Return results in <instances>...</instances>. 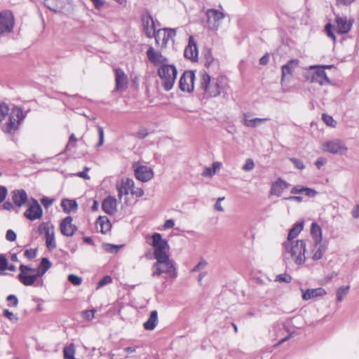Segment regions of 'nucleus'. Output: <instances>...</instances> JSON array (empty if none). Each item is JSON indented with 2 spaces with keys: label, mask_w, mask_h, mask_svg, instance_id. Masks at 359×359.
Instances as JSON below:
<instances>
[{
  "label": "nucleus",
  "mask_w": 359,
  "mask_h": 359,
  "mask_svg": "<svg viewBox=\"0 0 359 359\" xmlns=\"http://www.w3.org/2000/svg\"><path fill=\"white\" fill-rule=\"evenodd\" d=\"M311 235L313 243L323 241L322 229L316 222H312L311 225Z\"/></svg>",
  "instance_id": "obj_32"
},
{
  "label": "nucleus",
  "mask_w": 359,
  "mask_h": 359,
  "mask_svg": "<svg viewBox=\"0 0 359 359\" xmlns=\"http://www.w3.org/2000/svg\"><path fill=\"white\" fill-rule=\"evenodd\" d=\"M166 36H168L170 39H172L176 35V31L175 29L172 28H165L162 30Z\"/></svg>",
  "instance_id": "obj_56"
},
{
  "label": "nucleus",
  "mask_w": 359,
  "mask_h": 359,
  "mask_svg": "<svg viewBox=\"0 0 359 359\" xmlns=\"http://www.w3.org/2000/svg\"><path fill=\"white\" fill-rule=\"evenodd\" d=\"M184 55L187 59L191 61H197L198 60V48L193 36L189 38L188 45L186 46Z\"/></svg>",
  "instance_id": "obj_17"
},
{
  "label": "nucleus",
  "mask_w": 359,
  "mask_h": 359,
  "mask_svg": "<svg viewBox=\"0 0 359 359\" xmlns=\"http://www.w3.org/2000/svg\"><path fill=\"white\" fill-rule=\"evenodd\" d=\"M146 54L149 61L154 66L164 65L168 62L167 57L163 56L161 52L155 50L152 46L149 47Z\"/></svg>",
  "instance_id": "obj_13"
},
{
  "label": "nucleus",
  "mask_w": 359,
  "mask_h": 359,
  "mask_svg": "<svg viewBox=\"0 0 359 359\" xmlns=\"http://www.w3.org/2000/svg\"><path fill=\"white\" fill-rule=\"evenodd\" d=\"M8 191L6 187L0 186V203H1L6 198Z\"/></svg>",
  "instance_id": "obj_61"
},
{
  "label": "nucleus",
  "mask_w": 359,
  "mask_h": 359,
  "mask_svg": "<svg viewBox=\"0 0 359 359\" xmlns=\"http://www.w3.org/2000/svg\"><path fill=\"white\" fill-rule=\"evenodd\" d=\"M306 243L304 240L295 241H285L283 243V257L287 264L289 259H292L297 265H302L306 261Z\"/></svg>",
  "instance_id": "obj_1"
},
{
  "label": "nucleus",
  "mask_w": 359,
  "mask_h": 359,
  "mask_svg": "<svg viewBox=\"0 0 359 359\" xmlns=\"http://www.w3.org/2000/svg\"><path fill=\"white\" fill-rule=\"evenodd\" d=\"M317 194L318 192L315 189L304 187L303 194L309 197H315L317 195Z\"/></svg>",
  "instance_id": "obj_55"
},
{
  "label": "nucleus",
  "mask_w": 359,
  "mask_h": 359,
  "mask_svg": "<svg viewBox=\"0 0 359 359\" xmlns=\"http://www.w3.org/2000/svg\"><path fill=\"white\" fill-rule=\"evenodd\" d=\"M303 228V221L295 223L293 225V226L290 229L286 241H294V238H295L299 234V233L302 231Z\"/></svg>",
  "instance_id": "obj_33"
},
{
  "label": "nucleus",
  "mask_w": 359,
  "mask_h": 359,
  "mask_svg": "<svg viewBox=\"0 0 359 359\" xmlns=\"http://www.w3.org/2000/svg\"><path fill=\"white\" fill-rule=\"evenodd\" d=\"M151 239V245L154 248V255L156 259L155 263H165L170 259L169 256L165 252V249L168 248V241L163 239L159 233H153Z\"/></svg>",
  "instance_id": "obj_3"
},
{
  "label": "nucleus",
  "mask_w": 359,
  "mask_h": 359,
  "mask_svg": "<svg viewBox=\"0 0 359 359\" xmlns=\"http://www.w3.org/2000/svg\"><path fill=\"white\" fill-rule=\"evenodd\" d=\"M8 306L16 307L18 304V297L15 294H10L6 297Z\"/></svg>",
  "instance_id": "obj_44"
},
{
  "label": "nucleus",
  "mask_w": 359,
  "mask_h": 359,
  "mask_svg": "<svg viewBox=\"0 0 359 359\" xmlns=\"http://www.w3.org/2000/svg\"><path fill=\"white\" fill-rule=\"evenodd\" d=\"M207 24L210 29L217 30L220 21L224 18V14L216 9H208L206 11Z\"/></svg>",
  "instance_id": "obj_11"
},
{
  "label": "nucleus",
  "mask_w": 359,
  "mask_h": 359,
  "mask_svg": "<svg viewBox=\"0 0 359 359\" xmlns=\"http://www.w3.org/2000/svg\"><path fill=\"white\" fill-rule=\"evenodd\" d=\"M349 286L341 287L337 290V300L341 302L344 297L348 294Z\"/></svg>",
  "instance_id": "obj_39"
},
{
  "label": "nucleus",
  "mask_w": 359,
  "mask_h": 359,
  "mask_svg": "<svg viewBox=\"0 0 359 359\" xmlns=\"http://www.w3.org/2000/svg\"><path fill=\"white\" fill-rule=\"evenodd\" d=\"M51 233L46 236V244L48 250H53L56 247L54 237L53 226H51Z\"/></svg>",
  "instance_id": "obj_36"
},
{
  "label": "nucleus",
  "mask_w": 359,
  "mask_h": 359,
  "mask_svg": "<svg viewBox=\"0 0 359 359\" xmlns=\"http://www.w3.org/2000/svg\"><path fill=\"white\" fill-rule=\"evenodd\" d=\"M299 60L297 59H292L289 60L285 65L282 66V79L283 82L287 76H291L293 71L297 67Z\"/></svg>",
  "instance_id": "obj_24"
},
{
  "label": "nucleus",
  "mask_w": 359,
  "mask_h": 359,
  "mask_svg": "<svg viewBox=\"0 0 359 359\" xmlns=\"http://www.w3.org/2000/svg\"><path fill=\"white\" fill-rule=\"evenodd\" d=\"M207 264L208 262L205 259H201V261L191 269V271L196 272L202 269H204L206 267Z\"/></svg>",
  "instance_id": "obj_48"
},
{
  "label": "nucleus",
  "mask_w": 359,
  "mask_h": 359,
  "mask_svg": "<svg viewBox=\"0 0 359 359\" xmlns=\"http://www.w3.org/2000/svg\"><path fill=\"white\" fill-rule=\"evenodd\" d=\"M325 31L327 33V35L332 39L334 42L336 41V36L332 31V25L330 23H327L325 27Z\"/></svg>",
  "instance_id": "obj_52"
},
{
  "label": "nucleus",
  "mask_w": 359,
  "mask_h": 359,
  "mask_svg": "<svg viewBox=\"0 0 359 359\" xmlns=\"http://www.w3.org/2000/svg\"><path fill=\"white\" fill-rule=\"evenodd\" d=\"M14 26V17L11 12L4 11L0 13V34L12 32Z\"/></svg>",
  "instance_id": "obj_8"
},
{
  "label": "nucleus",
  "mask_w": 359,
  "mask_h": 359,
  "mask_svg": "<svg viewBox=\"0 0 359 359\" xmlns=\"http://www.w3.org/2000/svg\"><path fill=\"white\" fill-rule=\"evenodd\" d=\"M153 36L155 37L156 43L158 46L161 45V43L162 41V30L159 29L155 32H154Z\"/></svg>",
  "instance_id": "obj_60"
},
{
  "label": "nucleus",
  "mask_w": 359,
  "mask_h": 359,
  "mask_svg": "<svg viewBox=\"0 0 359 359\" xmlns=\"http://www.w3.org/2000/svg\"><path fill=\"white\" fill-rule=\"evenodd\" d=\"M351 215L354 219L359 218V204L354 206L351 210Z\"/></svg>",
  "instance_id": "obj_64"
},
{
  "label": "nucleus",
  "mask_w": 359,
  "mask_h": 359,
  "mask_svg": "<svg viewBox=\"0 0 359 359\" xmlns=\"http://www.w3.org/2000/svg\"><path fill=\"white\" fill-rule=\"evenodd\" d=\"M26 117V113L24 114L22 109L20 107L14 106L9 114V118L6 123L5 132L12 134L18 130L19 126L22 123Z\"/></svg>",
  "instance_id": "obj_5"
},
{
  "label": "nucleus",
  "mask_w": 359,
  "mask_h": 359,
  "mask_svg": "<svg viewBox=\"0 0 359 359\" xmlns=\"http://www.w3.org/2000/svg\"><path fill=\"white\" fill-rule=\"evenodd\" d=\"M268 120H269V118H252V119H248L247 118V114H244V119H243V124L245 126H247V127L256 128L259 124H261V123H262L264 122H266Z\"/></svg>",
  "instance_id": "obj_35"
},
{
  "label": "nucleus",
  "mask_w": 359,
  "mask_h": 359,
  "mask_svg": "<svg viewBox=\"0 0 359 359\" xmlns=\"http://www.w3.org/2000/svg\"><path fill=\"white\" fill-rule=\"evenodd\" d=\"M52 228L49 225L48 222H42L38 228V231L39 234L44 233L45 236L51 233Z\"/></svg>",
  "instance_id": "obj_37"
},
{
  "label": "nucleus",
  "mask_w": 359,
  "mask_h": 359,
  "mask_svg": "<svg viewBox=\"0 0 359 359\" xmlns=\"http://www.w3.org/2000/svg\"><path fill=\"white\" fill-rule=\"evenodd\" d=\"M72 220L73 218L71 216H67L61 221L60 229L62 235L71 237L74 234L77 227L72 224Z\"/></svg>",
  "instance_id": "obj_16"
},
{
  "label": "nucleus",
  "mask_w": 359,
  "mask_h": 359,
  "mask_svg": "<svg viewBox=\"0 0 359 359\" xmlns=\"http://www.w3.org/2000/svg\"><path fill=\"white\" fill-rule=\"evenodd\" d=\"M6 238L8 241H14L16 239V233L11 229L6 231Z\"/></svg>",
  "instance_id": "obj_57"
},
{
  "label": "nucleus",
  "mask_w": 359,
  "mask_h": 359,
  "mask_svg": "<svg viewBox=\"0 0 359 359\" xmlns=\"http://www.w3.org/2000/svg\"><path fill=\"white\" fill-rule=\"evenodd\" d=\"M61 206L66 213L76 212L78 208L76 201L70 199H63L61 202Z\"/></svg>",
  "instance_id": "obj_34"
},
{
  "label": "nucleus",
  "mask_w": 359,
  "mask_h": 359,
  "mask_svg": "<svg viewBox=\"0 0 359 359\" xmlns=\"http://www.w3.org/2000/svg\"><path fill=\"white\" fill-rule=\"evenodd\" d=\"M8 268V259L4 255H0V271H4Z\"/></svg>",
  "instance_id": "obj_53"
},
{
  "label": "nucleus",
  "mask_w": 359,
  "mask_h": 359,
  "mask_svg": "<svg viewBox=\"0 0 359 359\" xmlns=\"http://www.w3.org/2000/svg\"><path fill=\"white\" fill-rule=\"evenodd\" d=\"M111 282H112L111 277L109 276H105L97 283V289L100 288L107 284H109Z\"/></svg>",
  "instance_id": "obj_47"
},
{
  "label": "nucleus",
  "mask_w": 359,
  "mask_h": 359,
  "mask_svg": "<svg viewBox=\"0 0 359 359\" xmlns=\"http://www.w3.org/2000/svg\"><path fill=\"white\" fill-rule=\"evenodd\" d=\"M323 149L324 151L334 154H344L347 151V147L344 143L339 140H334L325 142Z\"/></svg>",
  "instance_id": "obj_12"
},
{
  "label": "nucleus",
  "mask_w": 359,
  "mask_h": 359,
  "mask_svg": "<svg viewBox=\"0 0 359 359\" xmlns=\"http://www.w3.org/2000/svg\"><path fill=\"white\" fill-rule=\"evenodd\" d=\"M4 316L7 318L12 323H17L18 320V317L14 314L13 312L8 311V309H4L3 311Z\"/></svg>",
  "instance_id": "obj_42"
},
{
  "label": "nucleus",
  "mask_w": 359,
  "mask_h": 359,
  "mask_svg": "<svg viewBox=\"0 0 359 359\" xmlns=\"http://www.w3.org/2000/svg\"><path fill=\"white\" fill-rule=\"evenodd\" d=\"M133 188H134L133 180L127 178L126 180L122 181L121 186L117 187L118 196L121 198L123 195H128L129 192H132Z\"/></svg>",
  "instance_id": "obj_26"
},
{
  "label": "nucleus",
  "mask_w": 359,
  "mask_h": 359,
  "mask_svg": "<svg viewBox=\"0 0 359 359\" xmlns=\"http://www.w3.org/2000/svg\"><path fill=\"white\" fill-rule=\"evenodd\" d=\"M200 88L204 91L205 96L207 97H217L222 90L220 80L218 78L212 79L205 72L201 73Z\"/></svg>",
  "instance_id": "obj_2"
},
{
  "label": "nucleus",
  "mask_w": 359,
  "mask_h": 359,
  "mask_svg": "<svg viewBox=\"0 0 359 359\" xmlns=\"http://www.w3.org/2000/svg\"><path fill=\"white\" fill-rule=\"evenodd\" d=\"M327 250V245L326 243H323V241L313 243L312 246L311 247V259L313 261H318L320 259L325 252Z\"/></svg>",
  "instance_id": "obj_18"
},
{
  "label": "nucleus",
  "mask_w": 359,
  "mask_h": 359,
  "mask_svg": "<svg viewBox=\"0 0 359 359\" xmlns=\"http://www.w3.org/2000/svg\"><path fill=\"white\" fill-rule=\"evenodd\" d=\"M12 200L15 205L21 207L27 201V194L24 189H16L11 192Z\"/></svg>",
  "instance_id": "obj_23"
},
{
  "label": "nucleus",
  "mask_w": 359,
  "mask_h": 359,
  "mask_svg": "<svg viewBox=\"0 0 359 359\" xmlns=\"http://www.w3.org/2000/svg\"><path fill=\"white\" fill-rule=\"evenodd\" d=\"M97 132H98V135H99V142L97 144V147H100L104 143V133L103 128L101 126H97Z\"/></svg>",
  "instance_id": "obj_49"
},
{
  "label": "nucleus",
  "mask_w": 359,
  "mask_h": 359,
  "mask_svg": "<svg viewBox=\"0 0 359 359\" xmlns=\"http://www.w3.org/2000/svg\"><path fill=\"white\" fill-rule=\"evenodd\" d=\"M303 189H304V187L297 185V186L294 187L291 189L290 193L292 194H303Z\"/></svg>",
  "instance_id": "obj_63"
},
{
  "label": "nucleus",
  "mask_w": 359,
  "mask_h": 359,
  "mask_svg": "<svg viewBox=\"0 0 359 359\" xmlns=\"http://www.w3.org/2000/svg\"><path fill=\"white\" fill-rule=\"evenodd\" d=\"M95 225L97 229L99 226L100 227V232L102 233H107L111 226L109 219L106 216H100L95 222Z\"/></svg>",
  "instance_id": "obj_28"
},
{
  "label": "nucleus",
  "mask_w": 359,
  "mask_h": 359,
  "mask_svg": "<svg viewBox=\"0 0 359 359\" xmlns=\"http://www.w3.org/2000/svg\"><path fill=\"white\" fill-rule=\"evenodd\" d=\"M302 292V299L305 301L318 297H323L326 294V291L323 287H318L314 289H307L304 291L301 289Z\"/></svg>",
  "instance_id": "obj_22"
},
{
  "label": "nucleus",
  "mask_w": 359,
  "mask_h": 359,
  "mask_svg": "<svg viewBox=\"0 0 359 359\" xmlns=\"http://www.w3.org/2000/svg\"><path fill=\"white\" fill-rule=\"evenodd\" d=\"M158 323V312L154 310L150 313V315L146 322L144 323L143 327L146 330H153L155 329Z\"/></svg>",
  "instance_id": "obj_27"
},
{
  "label": "nucleus",
  "mask_w": 359,
  "mask_h": 359,
  "mask_svg": "<svg viewBox=\"0 0 359 359\" xmlns=\"http://www.w3.org/2000/svg\"><path fill=\"white\" fill-rule=\"evenodd\" d=\"M143 25L147 36L152 37L154 32H155V28L154 20L150 15L143 18Z\"/></svg>",
  "instance_id": "obj_31"
},
{
  "label": "nucleus",
  "mask_w": 359,
  "mask_h": 359,
  "mask_svg": "<svg viewBox=\"0 0 359 359\" xmlns=\"http://www.w3.org/2000/svg\"><path fill=\"white\" fill-rule=\"evenodd\" d=\"M42 215L43 210L38 201L35 199L33 200V204L30 205L24 213V216L31 221L40 219Z\"/></svg>",
  "instance_id": "obj_15"
},
{
  "label": "nucleus",
  "mask_w": 359,
  "mask_h": 359,
  "mask_svg": "<svg viewBox=\"0 0 359 359\" xmlns=\"http://www.w3.org/2000/svg\"><path fill=\"white\" fill-rule=\"evenodd\" d=\"M135 177L143 182H148L154 177L152 169L146 165H136L134 169Z\"/></svg>",
  "instance_id": "obj_14"
},
{
  "label": "nucleus",
  "mask_w": 359,
  "mask_h": 359,
  "mask_svg": "<svg viewBox=\"0 0 359 359\" xmlns=\"http://www.w3.org/2000/svg\"><path fill=\"white\" fill-rule=\"evenodd\" d=\"M131 194L135 196L136 197H142L144 194V191L142 188H135L134 187V188L132 189Z\"/></svg>",
  "instance_id": "obj_59"
},
{
  "label": "nucleus",
  "mask_w": 359,
  "mask_h": 359,
  "mask_svg": "<svg viewBox=\"0 0 359 359\" xmlns=\"http://www.w3.org/2000/svg\"><path fill=\"white\" fill-rule=\"evenodd\" d=\"M310 69H315L310 78V82L317 83L320 86L331 84V80L327 77L326 72L323 68H319L318 65H311Z\"/></svg>",
  "instance_id": "obj_10"
},
{
  "label": "nucleus",
  "mask_w": 359,
  "mask_h": 359,
  "mask_svg": "<svg viewBox=\"0 0 359 359\" xmlns=\"http://www.w3.org/2000/svg\"><path fill=\"white\" fill-rule=\"evenodd\" d=\"M94 310L90 311H83V317L88 319V320H92L94 318Z\"/></svg>",
  "instance_id": "obj_62"
},
{
  "label": "nucleus",
  "mask_w": 359,
  "mask_h": 359,
  "mask_svg": "<svg viewBox=\"0 0 359 359\" xmlns=\"http://www.w3.org/2000/svg\"><path fill=\"white\" fill-rule=\"evenodd\" d=\"M289 186L290 184L287 182L279 178L272 184L270 193L271 195L280 196L283 191L287 189Z\"/></svg>",
  "instance_id": "obj_21"
},
{
  "label": "nucleus",
  "mask_w": 359,
  "mask_h": 359,
  "mask_svg": "<svg viewBox=\"0 0 359 359\" xmlns=\"http://www.w3.org/2000/svg\"><path fill=\"white\" fill-rule=\"evenodd\" d=\"M20 273L18 275V280L25 286H32L36 283L37 278L35 269L30 266L20 264L19 266Z\"/></svg>",
  "instance_id": "obj_7"
},
{
  "label": "nucleus",
  "mask_w": 359,
  "mask_h": 359,
  "mask_svg": "<svg viewBox=\"0 0 359 359\" xmlns=\"http://www.w3.org/2000/svg\"><path fill=\"white\" fill-rule=\"evenodd\" d=\"M9 108L6 103L0 104V122L4 118L5 116L8 114Z\"/></svg>",
  "instance_id": "obj_46"
},
{
  "label": "nucleus",
  "mask_w": 359,
  "mask_h": 359,
  "mask_svg": "<svg viewBox=\"0 0 359 359\" xmlns=\"http://www.w3.org/2000/svg\"><path fill=\"white\" fill-rule=\"evenodd\" d=\"M36 251H37L36 249L26 250L24 253L25 257H27L28 259L32 260L36 257Z\"/></svg>",
  "instance_id": "obj_54"
},
{
  "label": "nucleus",
  "mask_w": 359,
  "mask_h": 359,
  "mask_svg": "<svg viewBox=\"0 0 359 359\" xmlns=\"http://www.w3.org/2000/svg\"><path fill=\"white\" fill-rule=\"evenodd\" d=\"M322 119L325 122V123L330 127L334 128L337 125V122L334 118L327 114H323L322 115Z\"/></svg>",
  "instance_id": "obj_40"
},
{
  "label": "nucleus",
  "mask_w": 359,
  "mask_h": 359,
  "mask_svg": "<svg viewBox=\"0 0 359 359\" xmlns=\"http://www.w3.org/2000/svg\"><path fill=\"white\" fill-rule=\"evenodd\" d=\"M335 22L337 23V33L340 34L348 33L352 27L353 21L348 20L346 17L336 15Z\"/></svg>",
  "instance_id": "obj_19"
},
{
  "label": "nucleus",
  "mask_w": 359,
  "mask_h": 359,
  "mask_svg": "<svg viewBox=\"0 0 359 359\" xmlns=\"http://www.w3.org/2000/svg\"><path fill=\"white\" fill-rule=\"evenodd\" d=\"M291 280H292L291 276L289 274H287V273L279 274L276 278V281H278V282H284V283H289L291 282Z\"/></svg>",
  "instance_id": "obj_45"
},
{
  "label": "nucleus",
  "mask_w": 359,
  "mask_h": 359,
  "mask_svg": "<svg viewBox=\"0 0 359 359\" xmlns=\"http://www.w3.org/2000/svg\"><path fill=\"white\" fill-rule=\"evenodd\" d=\"M77 139L76 138L74 133H72L69 138V142L66 146V150H68L70 147H75V144L73 142H76Z\"/></svg>",
  "instance_id": "obj_58"
},
{
  "label": "nucleus",
  "mask_w": 359,
  "mask_h": 359,
  "mask_svg": "<svg viewBox=\"0 0 359 359\" xmlns=\"http://www.w3.org/2000/svg\"><path fill=\"white\" fill-rule=\"evenodd\" d=\"M290 161L293 163L294 167L299 170H303L305 168L303 161L300 159L297 158H290Z\"/></svg>",
  "instance_id": "obj_51"
},
{
  "label": "nucleus",
  "mask_w": 359,
  "mask_h": 359,
  "mask_svg": "<svg viewBox=\"0 0 359 359\" xmlns=\"http://www.w3.org/2000/svg\"><path fill=\"white\" fill-rule=\"evenodd\" d=\"M153 277L160 276L162 273H166L172 279L177 276L175 263L172 259H168L165 263H154L151 267Z\"/></svg>",
  "instance_id": "obj_6"
},
{
  "label": "nucleus",
  "mask_w": 359,
  "mask_h": 359,
  "mask_svg": "<svg viewBox=\"0 0 359 359\" xmlns=\"http://www.w3.org/2000/svg\"><path fill=\"white\" fill-rule=\"evenodd\" d=\"M117 201L111 196L106 197L102 203L103 211L109 215H114L117 212Z\"/></svg>",
  "instance_id": "obj_20"
},
{
  "label": "nucleus",
  "mask_w": 359,
  "mask_h": 359,
  "mask_svg": "<svg viewBox=\"0 0 359 359\" xmlns=\"http://www.w3.org/2000/svg\"><path fill=\"white\" fill-rule=\"evenodd\" d=\"M194 79L195 74L193 71H185L180 79L179 88L184 92H192Z\"/></svg>",
  "instance_id": "obj_9"
},
{
  "label": "nucleus",
  "mask_w": 359,
  "mask_h": 359,
  "mask_svg": "<svg viewBox=\"0 0 359 359\" xmlns=\"http://www.w3.org/2000/svg\"><path fill=\"white\" fill-rule=\"evenodd\" d=\"M255 167V163L252 159L248 158L245 163V164L242 167V170L244 171H250Z\"/></svg>",
  "instance_id": "obj_50"
},
{
  "label": "nucleus",
  "mask_w": 359,
  "mask_h": 359,
  "mask_svg": "<svg viewBox=\"0 0 359 359\" xmlns=\"http://www.w3.org/2000/svg\"><path fill=\"white\" fill-rule=\"evenodd\" d=\"M116 88L120 90L124 88L128 83V76L121 68L115 69Z\"/></svg>",
  "instance_id": "obj_25"
},
{
  "label": "nucleus",
  "mask_w": 359,
  "mask_h": 359,
  "mask_svg": "<svg viewBox=\"0 0 359 359\" xmlns=\"http://www.w3.org/2000/svg\"><path fill=\"white\" fill-rule=\"evenodd\" d=\"M51 266L52 264L50 260L47 257H43L38 268L35 269L34 272H36L39 278L42 277Z\"/></svg>",
  "instance_id": "obj_29"
},
{
  "label": "nucleus",
  "mask_w": 359,
  "mask_h": 359,
  "mask_svg": "<svg viewBox=\"0 0 359 359\" xmlns=\"http://www.w3.org/2000/svg\"><path fill=\"white\" fill-rule=\"evenodd\" d=\"M68 280L74 285H80L82 283L81 278L74 274H69L67 278Z\"/></svg>",
  "instance_id": "obj_43"
},
{
  "label": "nucleus",
  "mask_w": 359,
  "mask_h": 359,
  "mask_svg": "<svg viewBox=\"0 0 359 359\" xmlns=\"http://www.w3.org/2000/svg\"><path fill=\"white\" fill-rule=\"evenodd\" d=\"M103 248L104 250L109 253H116L120 248L119 245L109 244V243H104L103 244Z\"/></svg>",
  "instance_id": "obj_41"
},
{
  "label": "nucleus",
  "mask_w": 359,
  "mask_h": 359,
  "mask_svg": "<svg viewBox=\"0 0 359 359\" xmlns=\"http://www.w3.org/2000/svg\"><path fill=\"white\" fill-rule=\"evenodd\" d=\"M177 71L173 65H161L158 69V76L162 81V86L165 91L170 90L175 82Z\"/></svg>",
  "instance_id": "obj_4"
},
{
  "label": "nucleus",
  "mask_w": 359,
  "mask_h": 359,
  "mask_svg": "<svg viewBox=\"0 0 359 359\" xmlns=\"http://www.w3.org/2000/svg\"><path fill=\"white\" fill-rule=\"evenodd\" d=\"M44 5L49 10L55 13L61 12L64 8L62 0H44Z\"/></svg>",
  "instance_id": "obj_30"
},
{
  "label": "nucleus",
  "mask_w": 359,
  "mask_h": 359,
  "mask_svg": "<svg viewBox=\"0 0 359 359\" xmlns=\"http://www.w3.org/2000/svg\"><path fill=\"white\" fill-rule=\"evenodd\" d=\"M219 168V163H213L212 168H205L202 175L204 177H212L215 172L216 170Z\"/></svg>",
  "instance_id": "obj_38"
}]
</instances>
